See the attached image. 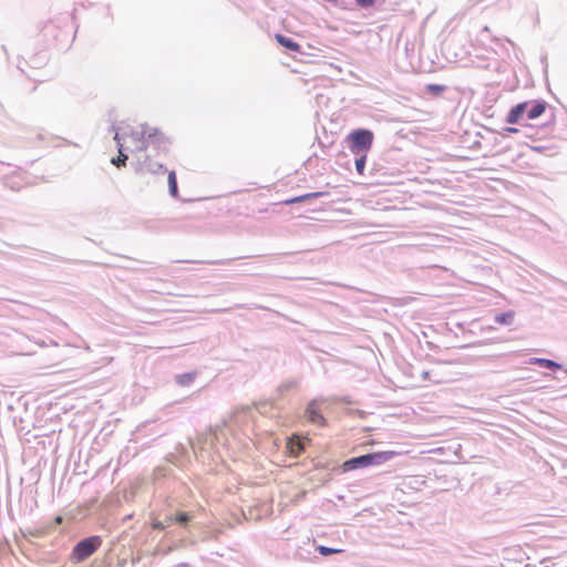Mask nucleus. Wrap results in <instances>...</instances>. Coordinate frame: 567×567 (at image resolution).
<instances>
[{"label":"nucleus","instance_id":"obj_28","mask_svg":"<svg viewBox=\"0 0 567 567\" xmlns=\"http://www.w3.org/2000/svg\"><path fill=\"white\" fill-rule=\"evenodd\" d=\"M338 401L343 404H352L353 403V401L350 396H342Z\"/></svg>","mask_w":567,"mask_h":567},{"label":"nucleus","instance_id":"obj_31","mask_svg":"<svg viewBox=\"0 0 567 567\" xmlns=\"http://www.w3.org/2000/svg\"><path fill=\"white\" fill-rule=\"evenodd\" d=\"M546 61H547V56L545 55V56L542 58V63L545 65V70L547 69Z\"/></svg>","mask_w":567,"mask_h":567},{"label":"nucleus","instance_id":"obj_23","mask_svg":"<svg viewBox=\"0 0 567 567\" xmlns=\"http://www.w3.org/2000/svg\"><path fill=\"white\" fill-rule=\"evenodd\" d=\"M355 4L361 9H371L375 4V0H354Z\"/></svg>","mask_w":567,"mask_h":567},{"label":"nucleus","instance_id":"obj_5","mask_svg":"<svg viewBox=\"0 0 567 567\" xmlns=\"http://www.w3.org/2000/svg\"><path fill=\"white\" fill-rule=\"evenodd\" d=\"M103 539L100 535H91L75 543L70 555L71 564L76 565L89 559L102 546Z\"/></svg>","mask_w":567,"mask_h":567},{"label":"nucleus","instance_id":"obj_15","mask_svg":"<svg viewBox=\"0 0 567 567\" xmlns=\"http://www.w3.org/2000/svg\"><path fill=\"white\" fill-rule=\"evenodd\" d=\"M447 89L444 84L430 83L424 86L423 93L432 97H440Z\"/></svg>","mask_w":567,"mask_h":567},{"label":"nucleus","instance_id":"obj_9","mask_svg":"<svg viewBox=\"0 0 567 567\" xmlns=\"http://www.w3.org/2000/svg\"><path fill=\"white\" fill-rule=\"evenodd\" d=\"M529 363L553 372H563L564 377H556V379L561 382L567 380V369L557 361L547 358H532Z\"/></svg>","mask_w":567,"mask_h":567},{"label":"nucleus","instance_id":"obj_29","mask_svg":"<svg viewBox=\"0 0 567 567\" xmlns=\"http://www.w3.org/2000/svg\"><path fill=\"white\" fill-rule=\"evenodd\" d=\"M530 148L533 151L537 152V153H543L546 147H544V146H532Z\"/></svg>","mask_w":567,"mask_h":567},{"label":"nucleus","instance_id":"obj_4","mask_svg":"<svg viewBox=\"0 0 567 567\" xmlns=\"http://www.w3.org/2000/svg\"><path fill=\"white\" fill-rule=\"evenodd\" d=\"M396 453L393 451L371 452L346 460L342 465V472H351L359 468L382 465L391 461Z\"/></svg>","mask_w":567,"mask_h":567},{"label":"nucleus","instance_id":"obj_10","mask_svg":"<svg viewBox=\"0 0 567 567\" xmlns=\"http://www.w3.org/2000/svg\"><path fill=\"white\" fill-rule=\"evenodd\" d=\"M309 443L310 439L300 434H292L287 439V450L290 456L298 457L306 451V447Z\"/></svg>","mask_w":567,"mask_h":567},{"label":"nucleus","instance_id":"obj_27","mask_svg":"<svg viewBox=\"0 0 567 567\" xmlns=\"http://www.w3.org/2000/svg\"><path fill=\"white\" fill-rule=\"evenodd\" d=\"M231 261V259H228V260H216V261H206V264L208 265H226V264H229Z\"/></svg>","mask_w":567,"mask_h":567},{"label":"nucleus","instance_id":"obj_25","mask_svg":"<svg viewBox=\"0 0 567 567\" xmlns=\"http://www.w3.org/2000/svg\"><path fill=\"white\" fill-rule=\"evenodd\" d=\"M519 130L517 127H514V126H505L503 127V133H501L503 136H505L506 134H516L518 133Z\"/></svg>","mask_w":567,"mask_h":567},{"label":"nucleus","instance_id":"obj_11","mask_svg":"<svg viewBox=\"0 0 567 567\" xmlns=\"http://www.w3.org/2000/svg\"><path fill=\"white\" fill-rule=\"evenodd\" d=\"M275 39L287 51L293 52V53H301V54L303 53L301 50V45L297 41H295L292 38L287 37L281 33H277L275 35Z\"/></svg>","mask_w":567,"mask_h":567},{"label":"nucleus","instance_id":"obj_12","mask_svg":"<svg viewBox=\"0 0 567 567\" xmlns=\"http://www.w3.org/2000/svg\"><path fill=\"white\" fill-rule=\"evenodd\" d=\"M328 195H329L328 192L307 193V194H302L299 196L288 198V199L284 200V204L287 206H290V205L298 204V203H309L311 199L321 198V197H324Z\"/></svg>","mask_w":567,"mask_h":567},{"label":"nucleus","instance_id":"obj_14","mask_svg":"<svg viewBox=\"0 0 567 567\" xmlns=\"http://www.w3.org/2000/svg\"><path fill=\"white\" fill-rule=\"evenodd\" d=\"M197 371H189L181 374H175L174 380L181 386H190L197 378Z\"/></svg>","mask_w":567,"mask_h":567},{"label":"nucleus","instance_id":"obj_1","mask_svg":"<svg viewBox=\"0 0 567 567\" xmlns=\"http://www.w3.org/2000/svg\"><path fill=\"white\" fill-rule=\"evenodd\" d=\"M141 136L140 152L152 153L158 158L167 156L171 142L162 132L145 124L141 126Z\"/></svg>","mask_w":567,"mask_h":567},{"label":"nucleus","instance_id":"obj_20","mask_svg":"<svg viewBox=\"0 0 567 567\" xmlns=\"http://www.w3.org/2000/svg\"><path fill=\"white\" fill-rule=\"evenodd\" d=\"M368 154L354 155V166L359 175H364Z\"/></svg>","mask_w":567,"mask_h":567},{"label":"nucleus","instance_id":"obj_24","mask_svg":"<svg viewBox=\"0 0 567 567\" xmlns=\"http://www.w3.org/2000/svg\"><path fill=\"white\" fill-rule=\"evenodd\" d=\"M347 414L348 415H353V416H358L360 419H365L367 415H368V412L363 411V410H359V409H349L347 411Z\"/></svg>","mask_w":567,"mask_h":567},{"label":"nucleus","instance_id":"obj_3","mask_svg":"<svg viewBox=\"0 0 567 567\" xmlns=\"http://www.w3.org/2000/svg\"><path fill=\"white\" fill-rule=\"evenodd\" d=\"M374 143V133L365 127L351 130L343 138V147L353 155L369 154Z\"/></svg>","mask_w":567,"mask_h":567},{"label":"nucleus","instance_id":"obj_26","mask_svg":"<svg viewBox=\"0 0 567 567\" xmlns=\"http://www.w3.org/2000/svg\"><path fill=\"white\" fill-rule=\"evenodd\" d=\"M165 527H166V525H165L164 522L155 520L153 523V528L156 529V530H164Z\"/></svg>","mask_w":567,"mask_h":567},{"label":"nucleus","instance_id":"obj_16","mask_svg":"<svg viewBox=\"0 0 567 567\" xmlns=\"http://www.w3.org/2000/svg\"><path fill=\"white\" fill-rule=\"evenodd\" d=\"M515 315L516 313L514 310L496 313L494 316V322L501 326H511L514 322Z\"/></svg>","mask_w":567,"mask_h":567},{"label":"nucleus","instance_id":"obj_6","mask_svg":"<svg viewBox=\"0 0 567 567\" xmlns=\"http://www.w3.org/2000/svg\"><path fill=\"white\" fill-rule=\"evenodd\" d=\"M155 156L152 153L140 152L137 155V164L135 167L136 173H150V174H164L167 172L165 165L154 159Z\"/></svg>","mask_w":567,"mask_h":567},{"label":"nucleus","instance_id":"obj_2","mask_svg":"<svg viewBox=\"0 0 567 567\" xmlns=\"http://www.w3.org/2000/svg\"><path fill=\"white\" fill-rule=\"evenodd\" d=\"M547 105V102L544 100L519 102L511 107L505 122L514 125L519 124L524 116L528 120L537 118L545 112Z\"/></svg>","mask_w":567,"mask_h":567},{"label":"nucleus","instance_id":"obj_32","mask_svg":"<svg viewBox=\"0 0 567 567\" xmlns=\"http://www.w3.org/2000/svg\"><path fill=\"white\" fill-rule=\"evenodd\" d=\"M557 375L556 377H564V373L563 372H556Z\"/></svg>","mask_w":567,"mask_h":567},{"label":"nucleus","instance_id":"obj_22","mask_svg":"<svg viewBox=\"0 0 567 567\" xmlns=\"http://www.w3.org/2000/svg\"><path fill=\"white\" fill-rule=\"evenodd\" d=\"M316 551L318 554H320L321 556H330L332 554H339V553H342L343 549H339V548H332V547H328V546H324V545H318L316 546Z\"/></svg>","mask_w":567,"mask_h":567},{"label":"nucleus","instance_id":"obj_18","mask_svg":"<svg viewBox=\"0 0 567 567\" xmlns=\"http://www.w3.org/2000/svg\"><path fill=\"white\" fill-rule=\"evenodd\" d=\"M278 404L276 402V399L265 400L260 401L256 404V409L260 414H268L270 409L277 408Z\"/></svg>","mask_w":567,"mask_h":567},{"label":"nucleus","instance_id":"obj_21","mask_svg":"<svg viewBox=\"0 0 567 567\" xmlns=\"http://www.w3.org/2000/svg\"><path fill=\"white\" fill-rule=\"evenodd\" d=\"M128 159V155L123 152V150L118 151V155L111 158V163L121 168L126 166V162Z\"/></svg>","mask_w":567,"mask_h":567},{"label":"nucleus","instance_id":"obj_19","mask_svg":"<svg viewBox=\"0 0 567 567\" xmlns=\"http://www.w3.org/2000/svg\"><path fill=\"white\" fill-rule=\"evenodd\" d=\"M298 386V381L295 379H290L287 381H284L278 388H277V396H282L286 392L296 389Z\"/></svg>","mask_w":567,"mask_h":567},{"label":"nucleus","instance_id":"obj_7","mask_svg":"<svg viewBox=\"0 0 567 567\" xmlns=\"http://www.w3.org/2000/svg\"><path fill=\"white\" fill-rule=\"evenodd\" d=\"M324 399H312L306 406L305 414L309 422L317 424L320 427H324L328 425L326 417L323 416L320 402H323Z\"/></svg>","mask_w":567,"mask_h":567},{"label":"nucleus","instance_id":"obj_30","mask_svg":"<svg viewBox=\"0 0 567 567\" xmlns=\"http://www.w3.org/2000/svg\"><path fill=\"white\" fill-rule=\"evenodd\" d=\"M422 379L425 381V380H430V371H423L422 372Z\"/></svg>","mask_w":567,"mask_h":567},{"label":"nucleus","instance_id":"obj_8","mask_svg":"<svg viewBox=\"0 0 567 567\" xmlns=\"http://www.w3.org/2000/svg\"><path fill=\"white\" fill-rule=\"evenodd\" d=\"M112 131H114V141L116 142L117 150H123V141L126 136H131L135 142H141V131H135L130 125L118 126L112 125Z\"/></svg>","mask_w":567,"mask_h":567},{"label":"nucleus","instance_id":"obj_13","mask_svg":"<svg viewBox=\"0 0 567 567\" xmlns=\"http://www.w3.org/2000/svg\"><path fill=\"white\" fill-rule=\"evenodd\" d=\"M192 519V515L187 512H178L174 515H169L166 517V522L169 523V524H177L182 527H186L188 525V523L190 522Z\"/></svg>","mask_w":567,"mask_h":567},{"label":"nucleus","instance_id":"obj_17","mask_svg":"<svg viewBox=\"0 0 567 567\" xmlns=\"http://www.w3.org/2000/svg\"><path fill=\"white\" fill-rule=\"evenodd\" d=\"M168 193L173 198H178V185L175 171H167Z\"/></svg>","mask_w":567,"mask_h":567}]
</instances>
